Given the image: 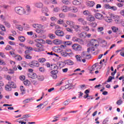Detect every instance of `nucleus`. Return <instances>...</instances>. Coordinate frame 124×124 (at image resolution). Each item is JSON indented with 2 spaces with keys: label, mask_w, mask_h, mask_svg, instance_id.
<instances>
[{
  "label": "nucleus",
  "mask_w": 124,
  "mask_h": 124,
  "mask_svg": "<svg viewBox=\"0 0 124 124\" xmlns=\"http://www.w3.org/2000/svg\"><path fill=\"white\" fill-rule=\"evenodd\" d=\"M15 12L18 15L23 16L26 14V10L21 6H17L15 8Z\"/></svg>",
  "instance_id": "nucleus-1"
},
{
  "label": "nucleus",
  "mask_w": 124,
  "mask_h": 124,
  "mask_svg": "<svg viewBox=\"0 0 124 124\" xmlns=\"http://www.w3.org/2000/svg\"><path fill=\"white\" fill-rule=\"evenodd\" d=\"M16 84L12 81H9L8 84L6 85L5 87L6 91H7L8 92L11 91L12 88L16 89Z\"/></svg>",
  "instance_id": "nucleus-2"
},
{
  "label": "nucleus",
  "mask_w": 124,
  "mask_h": 124,
  "mask_svg": "<svg viewBox=\"0 0 124 124\" xmlns=\"http://www.w3.org/2000/svg\"><path fill=\"white\" fill-rule=\"evenodd\" d=\"M35 46H37V47L34 48V51L35 52H41L42 51L44 50L43 45H41V44L39 43H36L35 44Z\"/></svg>",
  "instance_id": "nucleus-3"
},
{
  "label": "nucleus",
  "mask_w": 124,
  "mask_h": 124,
  "mask_svg": "<svg viewBox=\"0 0 124 124\" xmlns=\"http://www.w3.org/2000/svg\"><path fill=\"white\" fill-rule=\"evenodd\" d=\"M30 67H31L32 68H34V67H39V62H37V61H33L31 62H30L28 64Z\"/></svg>",
  "instance_id": "nucleus-4"
},
{
  "label": "nucleus",
  "mask_w": 124,
  "mask_h": 124,
  "mask_svg": "<svg viewBox=\"0 0 124 124\" xmlns=\"http://www.w3.org/2000/svg\"><path fill=\"white\" fill-rule=\"evenodd\" d=\"M72 48L75 51H81L82 50V46L79 45L75 44L72 46Z\"/></svg>",
  "instance_id": "nucleus-5"
},
{
  "label": "nucleus",
  "mask_w": 124,
  "mask_h": 124,
  "mask_svg": "<svg viewBox=\"0 0 124 124\" xmlns=\"http://www.w3.org/2000/svg\"><path fill=\"white\" fill-rule=\"evenodd\" d=\"M61 10L63 12H68V11H71L72 10V7L64 5L62 7Z\"/></svg>",
  "instance_id": "nucleus-6"
},
{
  "label": "nucleus",
  "mask_w": 124,
  "mask_h": 124,
  "mask_svg": "<svg viewBox=\"0 0 124 124\" xmlns=\"http://www.w3.org/2000/svg\"><path fill=\"white\" fill-rule=\"evenodd\" d=\"M32 27L34 29H36V30H41L44 28V26L43 25L36 23L33 24Z\"/></svg>",
  "instance_id": "nucleus-7"
},
{
  "label": "nucleus",
  "mask_w": 124,
  "mask_h": 124,
  "mask_svg": "<svg viewBox=\"0 0 124 124\" xmlns=\"http://www.w3.org/2000/svg\"><path fill=\"white\" fill-rule=\"evenodd\" d=\"M55 33L57 35V36H63V35H64V32H63V31L60 30H56L55 31Z\"/></svg>",
  "instance_id": "nucleus-8"
},
{
  "label": "nucleus",
  "mask_w": 124,
  "mask_h": 124,
  "mask_svg": "<svg viewBox=\"0 0 124 124\" xmlns=\"http://www.w3.org/2000/svg\"><path fill=\"white\" fill-rule=\"evenodd\" d=\"M95 17L98 20H102L104 19V16L100 13H96L95 14Z\"/></svg>",
  "instance_id": "nucleus-9"
},
{
  "label": "nucleus",
  "mask_w": 124,
  "mask_h": 124,
  "mask_svg": "<svg viewBox=\"0 0 124 124\" xmlns=\"http://www.w3.org/2000/svg\"><path fill=\"white\" fill-rule=\"evenodd\" d=\"M73 40L74 41V42H78V43H79V44H82L83 43V40L79 38L73 37Z\"/></svg>",
  "instance_id": "nucleus-10"
},
{
  "label": "nucleus",
  "mask_w": 124,
  "mask_h": 124,
  "mask_svg": "<svg viewBox=\"0 0 124 124\" xmlns=\"http://www.w3.org/2000/svg\"><path fill=\"white\" fill-rule=\"evenodd\" d=\"M86 19L87 21H89V22H93V21H94V17L92 15L88 16Z\"/></svg>",
  "instance_id": "nucleus-11"
},
{
  "label": "nucleus",
  "mask_w": 124,
  "mask_h": 124,
  "mask_svg": "<svg viewBox=\"0 0 124 124\" xmlns=\"http://www.w3.org/2000/svg\"><path fill=\"white\" fill-rule=\"evenodd\" d=\"M82 2V0H75L73 1V4L74 5H80Z\"/></svg>",
  "instance_id": "nucleus-12"
},
{
  "label": "nucleus",
  "mask_w": 124,
  "mask_h": 124,
  "mask_svg": "<svg viewBox=\"0 0 124 124\" xmlns=\"http://www.w3.org/2000/svg\"><path fill=\"white\" fill-rule=\"evenodd\" d=\"M35 6L38 8H42L43 7V3L41 2H38L35 4Z\"/></svg>",
  "instance_id": "nucleus-13"
},
{
  "label": "nucleus",
  "mask_w": 124,
  "mask_h": 124,
  "mask_svg": "<svg viewBox=\"0 0 124 124\" xmlns=\"http://www.w3.org/2000/svg\"><path fill=\"white\" fill-rule=\"evenodd\" d=\"M64 44L65 45V46H61L62 48H64V47H66V46H70V45L72 44V43L70 41L64 42Z\"/></svg>",
  "instance_id": "nucleus-14"
},
{
  "label": "nucleus",
  "mask_w": 124,
  "mask_h": 124,
  "mask_svg": "<svg viewBox=\"0 0 124 124\" xmlns=\"http://www.w3.org/2000/svg\"><path fill=\"white\" fill-rule=\"evenodd\" d=\"M66 64L68 65H73L74 64V62L70 60H67L65 61Z\"/></svg>",
  "instance_id": "nucleus-15"
},
{
  "label": "nucleus",
  "mask_w": 124,
  "mask_h": 124,
  "mask_svg": "<svg viewBox=\"0 0 124 124\" xmlns=\"http://www.w3.org/2000/svg\"><path fill=\"white\" fill-rule=\"evenodd\" d=\"M29 77L32 79H35V78H36V74L34 73H30L29 74Z\"/></svg>",
  "instance_id": "nucleus-16"
},
{
  "label": "nucleus",
  "mask_w": 124,
  "mask_h": 124,
  "mask_svg": "<svg viewBox=\"0 0 124 124\" xmlns=\"http://www.w3.org/2000/svg\"><path fill=\"white\" fill-rule=\"evenodd\" d=\"M35 42H36V43H40V44H42V43H45V41L42 39H36L35 40Z\"/></svg>",
  "instance_id": "nucleus-17"
},
{
  "label": "nucleus",
  "mask_w": 124,
  "mask_h": 124,
  "mask_svg": "<svg viewBox=\"0 0 124 124\" xmlns=\"http://www.w3.org/2000/svg\"><path fill=\"white\" fill-rule=\"evenodd\" d=\"M78 22H79V23H81V24H82V25H85L87 24V21H85V19H84V18H80L78 19Z\"/></svg>",
  "instance_id": "nucleus-18"
},
{
  "label": "nucleus",
  "mask_w": 124,
  "mask_h": 124,
  "mask_svg": "<svg viewBox=\"0 0 124 124\" xmlns=\"http://www.w3.org/2000/svg\"><path fill=\"white\" fill-rule=\"evenodd\" d=\"M67 25L70 26V27H73L74 26V22L71 21L70 20H67L66 22Z\"/></svg>",
  "instance_id": "nucleus-19"
},
{
  "label": "nucleus",
  "mask_w": 124,
  "mask_h": 124,
  "mask_svg": "<svg viewBox=\"0 0 124 124\" xmlns=\"http://www.w3.org/2000/svg\"><path fill=\"white\" fill-rule=\"evenodd\" d=\"M50 69L51 70H53V69L54 70H58L59 69V67L55 64H52L51 65Z\"/></svg>",
  "instance_id": "nucleus-20"
},
{
  "label": "nucleus",
  "mask_w": 124,
  "mask_h": 124,
  "mask_svg": "<svg viewBox=\"0 0 124 124\" xmlns=\"http://www.w3.org/2000/svg\"><path fill=\"white\" fill-rule=\"evenodd\" d=\"M53 43L55 44V45H60V44H62V41L61 40H55L53 42Z\"/></svg>",
  "instance_id": "nucleus-21"
},
{
  "label": "nucleus",
  "mask_w": 124,
  "mask_h": 124,
  "mask_svg": "<svg viewBox=\"0 0 124 124\" xmlns=\"http://www.w3.org/2000/svg\"><path fill=\"white\" fill-rule=\"evenodd\" d=\"M82 55L85 57V59H86V60H90L91 58V55H86L85 54V52H83Z\"/></svg>",
  "instance_id": "nucleus-22"
},
{
  "label": "nucleus",
  "mask_w": 124,
  "mask_h": 124,
  "mask_svg": "<svg viewBox=\"0 0 124 124\" xmlns=\"http://www.w3.org/2000/svg\"><path fill=\"white\" fill-rule=\"evenodd\" d=\"M88 6H90V7H93V5H94V2L93 1H89L87 3Z\"/></svg>",
  "instance_id": "nucleus-23"
},
{
  "label": "nucleus",
  "mask_w": 124,
  "mask_h": 124,
  "mask_svg": "<svg viewBox=\"0 0 124 124\" xmlns=\"http://www.w3.org/2000/svg\"><path fill=\"white\" fill-rule=\"evenodd\" d=\"M72 87H73V84L70 83L67 84L65 85V89H69V90H71Z\"/></svg>",
  "instance_id": "nucleus-24"
},
{
  "label": "nucleus",
  "mask_w": 124,
  "mask_h": 124,
  "mask_svg": "<svg viewBox=\"0 0 124 124\" xmlns=\"http://www.w3.org/2000/svg\"><path fill=\"white\" fill-rule=\"evenodd\" d=\"M99 65V63L98 62L97 63H95V64H94L91 67V69H92V70H91V71H93V70H95V68L97 67V66H98Z\"/></svg>",
  "instance_id": "nucleus-25"
},
{
  "label": "nucleus",
  "mask_w": 124,
  "mask_h": 124,
  "mask_svg": "<svg viewBox=\"0 0 124 124\" xmlns=\"http://www.w3.org/2000/svg\"><path fill=\"white\" fill-rule=\"evenodd\" d=\"M71 102H72L71 99H68L67 100L65 101L63 103V105H68V104L70 103Z\"/></svg>",
  "instance_id": "nucleus-26"
},
{
  "label": "nucleus",
  "mask_w": 124,
  "mask_h": 124,
  "mask_svg": "<svg viewBox=\"0 0 124 124\" xmlns=\"http://www.w3.org/2000/svg\"><path fill=\"white\" fill-rule=\"evenodd\" d=\"M20 91L21 92L22 94H25L26 93V89L24 88V86H20Z\"/></svg>",
  "instance_id": "nucleus-27"
},
{
  "label": "nucleus",
  "mask_w": 124,
  "mask_h": 124,
  "mask_svg": "<svg viewBox=\"0 0 124 124\" xmlns=\"http://www.w3.org/2000/svg\"><path fill=\"white\" fill-rule=\"evenodd\" d=\"M19 40L20 41V42H24L25 40H26V39L25 38V37L23 36H19L18 37Z\"/></svg>",
  "instance_id": "nucleus-28"
},
{
  "label": "nucleus",
  "mask_w": 124,
  "mask_h": 124,
  "mask_svg": "<svg viewBox=\"0 0 124 124\" xmlns=\"http://www.w3.org/2000/svg\"><path fill=\"white\" fill-rule=\"evenodd\" d=\"M111 30H112V31H113V32H117V31H119V28L115 26H113L111 27Z\"/></svg>",
  "instance_id": "nucleus-29"
},
{
  "label": "nucleus",
  "mask_w": 124,
  "mask_h": 124,
  "mask_svg": "<svg viewBox=\"0 0 124 124\" xmlns=\"http://www.w3.org/2000/svg\"><path fill=\"white\" fill-rule=\"evenodd\" d=\"M76 59H77L78 62H82V57L80 55H76Z\"/></svg>",
  "instance_id": "nucleus-30"
},
{
  "label": "nucleus",
  "mask_w": 124,
  "mask_h": 124,
  "mask_svg": "<svg viewBox=\"0 0 124 124\" xmlns=\"http://www.w3.org/2000/svg\"><path fill=\"white\" fill-rule=\"evenodd\" d=\"M51 75H57L59 73L58 70H54L50 72Z\"/></svg>",
  "instance_id": "nucleus-31"
},
{
  "label": "nucleus",
  "mask_w": 124,
  "mask_h": 124,
  "mask_svg": "<svg viewBox=\"0 0 124 124\" xmlns=\"http://www.w3.org/2000/svg\"><path fill=\"white\" fill-rule=\"evenodd\" d=\"M48 37L50 38V39H55L56 38V36L55 34L50 33L48 34Z\"/></svg>",
  "instance_id": "nucleus-32"
},
{
  "label": "nucleus",
  "mask_w": 124,
  "mask_h": 124,
  "mask_svg": "<svg viewBox=\"0 0 124 124\" xmlns=\"http://www.w3.org/2000/svg\"><path fill=\"white\" fill-rule=\"evenodd\" d=\"M71 11H72V12H74V13H76V12L78 11V9H77L75 6L72 7Z\"/></svg>",
  "instance_id": "nucleus-33"
},
{
  "label": "nucleus",
  "mask_w": 124,
  "mask_h": 124,
  "mask_svg": "<svg viewBox=\"0 0 124 124\" xmlns=\"http://www.w3.org/2000/svg\"><path fill=\"white\" fill-rule=\"evenodd\" d=\"M40 20L42 22H45V21H47V18L45 16H41L40 17Z\"/></svg>",
  "instance_id": "nucleus-34"
},
{
  "label": "nucleus",
  "mask_w": 124,
  "mask_h": 124,
  "mask_svg": "<svg viewBox=\"0 0 124 124\" xmlns=\"http://www.w3.org/2000/svg\"><path fill=\"white\" fill-rule=\"evenodd\" d=\"M39 62L43 63L46 62V59L45 58H40L38 59Z\"/></svg>",
  "instance_id": "nucleus-35"
},
{
  "label": "nucleus",
  "mask_w": 124,
  "mask_h": 124,
  "mask_svg": "<svg viewBox=\"0 0 124 124\" xmlns=\"http://www.w3.org/2000/svg\"><path fill=\"white\" fill-rule=\"evenodd\" d=\"M31 99H26L23 101V103L24 104H25V103H30V102H31Z\"/></svg>",
  "instance_id": "nucleus-36"
},
{
  "label": "nucleus",
  "mask_w": 124,
  "mask_h": 124,
  "mask_svg": "<svg viewBox=\"0 0 124 124\" xmlns=\"http://www.w3.org/2000/svg\"><path fill=\"white\" fill-rule=\"evenodd\" d=\"M81 37L85 38L87 36V33L86 32H82L80 34Z\"/></svg>",
  "instance_id": "nucleus-37"
},
{
  "label": "nucleus",
  "mask_w": 124,
  "mask_h": 124,
  "mask_svg": "<svg viewBox=\"0 0 124 124\" xmlns=\"http://www.w3.org/2000/svg\"><path fill=\"white\" fill-rule=\"evenodd\" d=\"M24 57L25 59H27V60H31V59L32 58L31 56H30V55L28 54L24 55Z\"/></svg>",
  "instance_id": "nucleus-38"
},
{
  "label": "nucleus",
  "mask_w": 124,
  "mask_h": 124,
  "mask_svg": "<svg viewBox=\"0 0 124 124\" xmlns=\"http://www.w3.org/2000/svg\"><path fill=\"white\" fill-rule=\"evenodd\" d=\"M91 27H93V28H95L97 26V24L95 22H92L90 24H89Z\"/></svg>",
  "instance_id": "nucleus-39"
},
{
  "label": "nucleus",
  "mask_w": 124,
  "mask_h": 124,
  "mask_svg": "<svg viewBox=\"0 0 124 124\" xmlns=\"http://www.w3.org/2000/svg\"><path fill=\"white\" fill-rule=\"evenodd\" d=\"M24 84L25 86H29L31 84V82H30V81H29L28 80H26L24 81Z\"/></svg>",
  "instance_id": "nucleus-40"
},
{
  "label": "nucleus",
  "mask_w": 124,
  "mask_h": 124,
  "mask_svg": "<svg viewBox=\"0 0 124 124\" xmlns=\"http://www.w3.org/2000/svg\"><path fill=\"white\" fill-rule=\"evenodd\" d=\"M4 86V84L1 81H0V91H2V87Z\"/></svg>",
  "instance_id": "nucleus-41"
},
{
  "label": "nucleus",
  "mask_w": 124,
  "mask_h": 124,
  "mask_svg": "<svg viewBox=\"0 0 124 124\" xmlns=\"http://www.w3.org/2000/svg\"><path fill=\"white\" fill-rule=\"evenodd\" d=\"M7 70H8V69L7 68V67H4L2 68L1 67V66H0V71H7Z\"/></svg>",
  "instance_id": "nucleus-42"
},
{
  "label": "nucleus",
  "mask_w": 124,
  "mask_h": 124,
  "mask_svg": "<svg viewBox=\"0 0 124 124\" xmlns=\"http://www.w3.org/2000/svg\"><path fill=\"white\" fill-rule=\"evenodd\" d=\"M61 55L62 57H67V53L65 51H62L61 52Z\"/></svg>",
  "instance_id": "nucleus-43"
},
{
  "label": "nucleus",
  "mask_w": 124,
  "mask_h": 124,
  "mask_svg": "<svg viewBox=\"0 0 124 124\" xmlns=\"http://www.w3.org/2000/svg\"><path fill=\"white\" fill-rule=\"evenodd\" d=\"M83 30H84V31H90V28H89V27L87 26H83Z\"/></svg>",
  "instance_id": "nucleus-44"
},
{
  "label": "nucleus",
  "mask_w": 124,
  "mask_h": 124,
  "mask_svg": "<svg viewBox=\"0 0 124 124\" xmlns=\"http://www.w3.org/2000/svg\"><path fill=\"white\" fill-rule=\"evenodd\" d=\"M16 28L19 31H22L23 30V27H22L21 25H16Z\"/></svg>",
  "instance_id": "nucleus-45"
},
{
  "label": "nucleus",
  "mask_w": 124,
  "mask_h": 124,
  "mask_svg": "<svg viewBox=\"0 0 124 124\" xmlns=\"http://www.w3.org/2000/svg\"><path fill=\"white\" fill-rule=\"evenodd\" d=\"M116 104H117V105L119 106L121 105V104H123V100H122L121 99H119L116 102Z\"/></svg>",
  "instance_id": "nucleus-46"
},
{
  "label": "nucleus",
  "mask_w": 124,
  "mask_h": 124,
  "mask_svg": "<svg viewBox=\"0 0 124 124\" xmlns=\"http://www.w3.org/2000/svg\"><path fill=\"white\" fill-rule=\"evenodd\" d=\"M0 29H1V31H6V30H5V27L3 25H0Z\"/></svg>",
  "instance_id": "nucleus-47"
},
{
  "label": "nucleus",
  "mask_w": 124,
  "mask_h": 124,
  "mask_svg": "<svg viewBox=\"0 0 124 124\" xmlns=\"http://www.w3.org/2000/svg\"><path fill=\"white\" fill-rule=\"evenodd\" d=\"M104 7L106 8V9H110L111 6L108 4H105Z\"/></svg>",
  "instance_id": "nucleus-48"
},
{
  "label": "nucleus",
  "mask_w": 124,
  "mask_h": 124,
  "mask_svg": "<svg viewBox=\"0 0 124 124\" xmlns=\"http://www.w3.org/2000/svg\"><path fill=\"white\" fill-rule=\"evenodd\" d=\"M8 73L9 74H14V70H13L12 69H9Z\"/></svg>",
  "instance_id": "nucleus-49"
},
{
  "label": "nucleus",
  "mask_w": 124,
  "mask_h": 124,
  "mask_svg": "<svg viewBox=\"0 0 124 124\" xmlns=\"http://www.w3.org/2000/svg\"><path fill=\"white\" fill-rule=\"evenodd\" d=\"M68 16L69 17H70V18H73V17H77V16L76 15H74L72 13L69 14Z\"/></svg>",
  "instance_id": "nucleus-50"
},
{
  "label": "nucleus",
  "mask_w": 124,
  "mask_h": 124,
  "mask_svg": "<svg viewBox=\"0 0 124 124\" xmlns=\"http://www.w3.org/2000/svg\"><path fill=\"white\" fill-rule=\"evenodd\" d=\"M16 60H17V61H22V57L20 55H16Z\"/></svg>",
  "instance_id": "nucleus-51"
},
{
  "label": "nucleus",
  "mask_w": 124,
  "mask_h": 124,
  "mask_svg": "<svg viewBox=\"0 0 124 124\" xmlns=\"http://www.w3.org/2000/svg\"><path fill=\"white\" fill-rule=\"evenodd\" d=\"M38 79H39V81H44V76H40L38 77Z\"/></svg>",
  "instance_id": "nucleus-52"
},
{
  "label": "nucleus",
  "mask_w": 124,
  "mask_h": 124,
  "mask_svg": "<svg viewBox=\"0 0 124 124\" xmlns=\"http://www.w3.org/2000/svg\"><path fill=\"white\" fill-rule=\"evenodd\" d=\"M39 70L40 71V72H44L45 71V69L44 67H40L39 68Z\"/></svg>",
  "instance_id": "nucleus-53"
},
{
  "label": "nucleus",
  "mask_w": 124,
  "mask_h": 124,
  "mask_svg": "<svg viewBox=\"0 0 124 124\" xmlns=\"http://www.w3.org/2000/svg\"><path fill=\"white\" fill-rule=\"evenodd\" d=\"M112 79H113V77L111 76H109L108 77L107 82H108V83H110V82H111Z\"/></svg>",
  "instance_id": "nucleus-54"
},
{
  "label": "nucleus",
  "mask_w": 124,
  "mask_h": 124,
  "mask_svg": "<svg viewBox=\"0 0 124 124\" xmlns=\"http://www.w3.org/2000/svg\"><path fill=\"white\" fill-rule=\"evenodd\" d=\"M62 3H64V4H68L69 3V1L68 0H62Z\"/></svg>",
  "instance_id": "nucleus-55"
},
{
  "label": "nucleus",
  "mask_w": 124,
  "mask_h": 124,
  "mask_svg": "<svg viewBox=\"0 0 124 124\" xmlns=\"http://www.w3.org/2000/svg\"><path fill=\"white\" fill-rule=\"evenodd\" d=\"M4 24L6 26V27H7V28H10L11 25L9 23L7 22H4Z\"/></svg>",
  "instance_id": "nucleus-56"
},
{
  "label": "nucleus",
  "mask_w": 124,
  "mask_h": 124,
  "mask_svg": "<svg viewBox=\"0 0 124 124\" xmlns=\"http://www.w3.org/2000/svg\"><path fill=\"white\" fill-rule=\"evenodd\" d=\"M111 10H113V11H116V10H117V7L116 6H110V9Z\"/></svg>",
  "instance_id": "nucleus-57"
},
{
  "label": "nucleus",
  "mask_w": 124,
  "mask_h": 124,
  "mask_svg": "<svg viewBox=\"0 0 124 124\" xmlns=\"http://www.w3.org/2000/svg\"><path fill=\"white\" fill-rule=\"evenodd\" d=\"M11 49H12V47H11V46L9 45L7 46L6 47H5V50H11Z\"/></svg>",
  "instance_id": "nucleus-58"
},
{
  "label": "nucleus",
  "mask_w": 124,
  "mask_h": 124,
  "mask_svg": "<svg viewBox=\"0 0 124 124\" xmlns=\"http://www.w3.org/2000/svg\"><path fill=\"white\" fill-rule=\"evenodd\" d=\"M109 122V120L108 118H106L103 121V124H107Z\"/></svg>",
  "instance_id": "nucleus-59"
},
{
  "label": "nucleus",
  "mask_w": 124,
  "mask_h": 124,
  "mask_svg": "<svg viewBox=\"0 0 124 124\" xmlns=\"http://www.w3.org/2000/svg\"><path fill=\"white\" fill-rule=\"evenodd\" d=\"M2 7H3L4 9H8V8H9V5L4 4L2 5Z\"/></svg>",
  "instance_id": "nucleus-60"
},
{
  "label": "nucleus",
  "mask_w": 124,
  "mask_h": 124,
  "mask_svg": "<svg viewBox=\"0 0 124 124\" xmlns=\"http://www.w3.org/2000/svg\"><path fill=\"white\" fill-rule=\"evenodd\" d=\"M83 14L84 15H86V16L89 15L90 12H89V11H84L83 12Z\"/></svg>",
  "instance_id": "nucleus-61"
},
{
  "label": "nucleus",
  "mask_w": 124,
  "mask_h": 124,
  "mask_svg": "<svg viewBox=\"0 0 124 124\" xmlns=\"http://www.w3.org/2000/svg\"><path fill=\"white\" fill-rule=\"evenodd\" d=\"M13 23H14V24H15L16 25V26H18V24H19V21L14 20L13 21Z\"/></svg>",
  "instance_id": "nucleus-62"
},
{
  "label": "nucleus",
  "mask_w": 124,
  "mask_h": 124,
  "mask_svg": "<svg viewBox=\"0 0 124 124\" xmlns=\"http://www.w3.org/2000/svg\"><path fill=\"white\" fill-rule=\"evenodd\" d=\"M64 23L62 19H60L58 21V23L60 24V25H62Z\"/></svg>",
  "instance_id": "nucleus-63"
},
{
  "label": "nucleus",
  "mask_w": 124,
  "mask_h": 124,
  "mask_svg": "<svg viewBox=\"0 0 124 124\" xmlns=\"http://www.w3.org/2000/svg\"><path fill=\"white\" fill-rule=\"evenodd\" d=\"M98 31H103V27H99L97 29Z\"/></svg>",
  "instance_id": "nucleus-64"
}]
</instances>
